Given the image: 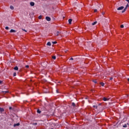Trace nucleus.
Wrapping results in <instances>:
<instances>
[{"label":"nucleus","mask_w":129,"mask_h":129,"mask_svg":"<svg viewBox=\"0 0 129 129\" xmlns=\"http://www.w3.org/2000/svg\"><path fill=\"white\" fill-rule=\"evenodd\" d=\"M127 81L129 82V78L127 79Z\"/></svg>","instance_id":"58836bf2"},{"label":"nucleus","mask_w":129,"mask_h":129,"mask_svg":"<svg viewBox=\"0 0 129 129\" xmlns=\"http://www.w3.org/2000/svg\"><path fill=\"white\" fill-rule=\"evenodd\" d=\"M113 78L112 77L110 78V80H112Z\"/></svg>","instance_id":"f704fd0d"},{"label":"nucleus","mask_w":129,"mask_h":129,"mask_svg":"<svg viewBox=\"0 0 129 129\" xmlns=\"http://www.w3.org/2000/svg\"><path fill=\"white\" fill-rule=\"evenodd\" d=\"M126 2H127V3H129V0H125Z\"/></svg>","instance_id":"e433bc0d"},{"label":"nucleus","mask_w":129,"mask_h":129,"mask_svg":"<svg viewBox=\"0 0 129 129\" xmlns=\"http://www.w3.org/2000/svg\"><path fill=\"white\" fill-rule=\"evenodd\" d=\"M16 30H14V29H11L10 30V33H16Z\"/></svg>","instance_id":"6e6552de"},{"label":"nucleus","mask_w":129,"mask_h":129,"mask_svg":"<svg viewBox=\"0 0 129 129\" xmlns=\"http://www.w3.org/2000/svg\"><path fill=\"white\" fill-rule=\"evenodd\" d=\"M125 11H126V9H124L122 11V13H124V12H125Z\"/></svg>","instance_id":"5701e85b"},{"label":"nucleus","mask_w":129,"mask_h":129,"mask_svg":"<svg viewBox=\"0 0 129 129\" xmlns=\"http://www.w3.org/2000/svg\"><path fill=\"white\" fill-rule=\"evenodd\" d=\"M3 82L2 81H0V84H2V83Z\"/></svg>","instance_id":"4c0bfd02"},{"label":"nucleus","mask_w":129,"mask_h":129,"mask_svg":"<svg viewBox=\"0 0 129 129\" xmlns=\"http://www.w3.org/2000/svg\"><path fill=\"white\" fill-rule=\"evenodd\" d=\"M14 70H19V68H18V67H15L14 68Z\"/></svg>","instance_id":"2eb2a0df"},{"label":"nucleus","mask_w":129,"mask_h":129,"mask_svg":"<svg viewBox=\"0 0 129 129\" xmlns=\"http://www.w3.org/2000/svg\"><path fill=\"white\" fill-rule=\"evenodd\" d=\"M13 76H17V73H14V74H13Z\"/></svg>","instance_id":"b1692460"},{"label":"nucleus","mask_w":129,"mask_h":129,"mask_svg":"<svg viewBox=\"0 0 129 129\" xmlns=\"http://www.w3.org/2000/svg\"><path fill=\"white\" fill-rule=\"evenodd\" d=\"M72 106H73V107H75V106H76V105L75 104V103L73 102L72 103Z\"/></svg>","instance_id":"1a4fd4ad"},{"label":"nucleus","mask_w":129,"mask_h":129,"mask_svg":"<svg viewBox=\"0 0 129 129\" xmlns=\"http://www.w3.org/2000/svg\"><path fill=\"white\" fill-rule=\"evenodd\" d=\"M52 44H57V42L56 41H54L52 42Z\"/></svg>","instance_id":"cd10ccee"},{"label":"nucleus","mask_w":129,"mask_h":129,"mask_svg":"<svg viewBox=\"0 0 129 129\" xmlns=\"http://www.w3.org/2000/svg\"><path fill=\"white\" fill-rule=\"evenodd\" d=\"M72 23V19H70L69 20V24L70 25H71Z\"/></svg>","instance_id":"0eeeda50"},{"label":"nucleus","mask_w":129,"mask_h":129,"mask_svg":"<svg viewBox=\"0 0 129 129\" xmlns=\"http://www.w3.org/2000/svg\"><path fill=\"white\" fill-rule=\"evenodd\" d=\"M100 85H101V86H104V83L101 82V83H100Z\"/></svg>","instance_id":"dca6fc26"},{"label":"nucleus","mask_w":129,"mask_h":129,"mask_svg":"<svg viewBox=\"0 0 129 129\" xmlns=\"http://www.w3.org/2000/svg\"><path fill=\"white\" fill-rule=\"evenodd\" d=\"M96 24H97V22L95 21L94 22H93V23H92V26H94V25H96Z\"/></svg>","instance_id":"9d476101"},{"label":"nucleus","mask_w":129,"mask_h":129,"mask_svg":"<svg viewBox=\"0 0 129 129\" xmlns=\"http://www.w3.org/2000/svg\"><path fill=\"white\" fill-rule=\"evenodd\" d=\"M93 82H94V83H95V84H96V83H97V82L96 81V80H93Z\"/></svg>","instance_id":"6ab92c4d"},{"label":"nucleus","mask_w":129,"mask_h":129,"mask_svg":"<svg viewBox=\"0 0 129 129\" xmlns=\"http://www.w3.org/2000/svg\"><path fill=\"white\" fill-rule=\"evenodd\" d=\"M4 111H5V109L0 107V112H4Z\"/></svg>","instance_id":"39448f33"},{"label":"nucleus","mask_w":129,"mask_h":129,"mask_svg":"<svg viewBox=\"0 0 129 129\" xmlns=\"http://www.w3.org/2000/svg\"><path fill=\"white\" fill-rule=\"evenodd\" d=\"M5 29H6V30H9V27H8V26L6 27Z\"/></svg>","instance_id":"a878e982"},{"label":"nucleus","mask_w":129,"mask_h":129,"mask_svg":"<svg viewBox=\"0 0 129 129\" xmlns=\"http://www.w3.org/2000/svg\"><path fill=\"white\" fill-rule=\"evenodd\" d=\"M10 9H11V10H14V6H10Z\"/></svg>","instance_id":"f3484780"},{"label":"nucleus","mask_w":129,"mask_h":129,"mask_svg":"<svg viewBox=\"0 0 129 129\" xmlns=\"http://www.w3.org/2000/svg\"><path fill=\"white\" fill-rule=\"evenodd\" d=\"M128 7V4H127V5H126V7H125L124 9H125V10H126V9H127Z\"/></svg>","instance_id":"aec40b11"},{"label":"nucleus","mask_w":129,"mask_h":129,"mask_svg":"<svg viewBox=\"0 0 129 129\" xmlns=\"http://www.w3.org/2000/svg\"><path fill=\"white\" fill-rule=\"evenodd\" d=\"M56 93H59V91L58 90H56Z\"/></svg>","instance_id":"2f4dec72"},{"label":"nucleus","mask_w":129,"mask_h":129,"mask_svg":"<svg viewBox=\"0 0 129 129\" xmlns=\"http://www.w3.org/2000/svg\"><path fill=\"white\" fill-rule=\"evenodd\" d=\"M37 123H33V125H37Z\"/></svg>","instance_id":"473e14b6"},{"label":"nucleus","mask_w":129,"mask_h":129,"mask_svg":"<svg viewBox=\"0 0 129 129\" xmlns=\"http://www.w3.org/2000/svg\"><path fill=\"white\" fill-rule=\"evenodd\" d=\"M127 127L126 124H124L123 125V127Z\"/></svg>","instance_id":"4be33fe9"},{"label":"nucleus","mask_w":129,"mask_h":129,"mask_svg":"<svg viewBox=\"0 0 129 129\" xmlns=\"http://www.w3.org/2000/svg\"><path fill=\"white\" fill-rule=\"evenodd\" d=\"M124 26H123V25H120V28H123Z\"/></svg>","instance_id":"bb28decb"},{"label":"nucleus","mask_w":129,"mask_h":129,"mask_svg":"<svg viewBox=\"0 0 129 129\" xmlns=\"http://www.w3.org/2000/svg\"><path fill=\"white\" fill-rule=\"evenodd\" d=\"M19 125H20V123H17L14 124V127H15V126H19Z\"/></svg>","instance_id":"423d86ee"},{"label":"nucleus","mask_w":129,"mask_h":129,"mask_svg":"<svg viewBox=\"0 0 129 129\" xmlns=\"http://www.w3.org/2000/svg\"><path fill=\"white\" fill-rule=\"evenodd\" d=\"M51 42H47V46H51Z\"/></svg>","instance_id":"ddd939ff"},{"label":"nucleus","mask_w":129,"mask_h":129,"mask_svg":"<svg viewBox=\"0 0 129 129\" xmlns=\"http://www.w3.org/2000/svg\"><path fill=\"white\" fill-rule=\"evenodd\" d=\"M127 124H128V123H127Z\"/></svg>","instance_id":"a19ab883"},{"label":"nucleus","mask_w":129,"mask_h":129,"mask_svg":"<svg viewBox=\"0 0 129 129\" xmlns=\"http://www.w3.org/2000/svg\"><path fill=\"white\" fill-rule=\"evenodd\" d=\"M8 92H9L8 91H2V93H3V94H6V93H8Z\"/></svg>","instance_id":"f8f14e48"},{"label":"nucleus","mask_w":129,"mask_h":129,"mask_svg":"<svg viewBox=\"0 0 129 129\" xmlns=\"http://www.w3.org/2000/svg\"><path fill=\"white\" fill-rule=\"evenodd\" d=\"M101 105V104H99V105Z\"/></svg>","instance_id":"ea45409f"},{"label":"nucleus","mask_w":129,"mask_h":129,"mask_svg":"<svg viewBox=\"0 0 129 129\" xmlns=\"http://www.w3.org/2000/svg\"><path fill=\"white\" fill-rule=\"evenodd\" d=\"M22 30H23V31H24V32H27V30H26L25 29H22Z\"/></svg>","instance_id":"72a5a7b5"},{"label":"nucleus","mask_w":129,"mask_h":129,"mask_svg":"<svg viewBox=\"0 0 129 129\" xmlns=\"http://www.w3.org/2000/svg\"><path fill=\"white\" fill-rule=\"evenodd\" d=\"M45 20H46V21L48 22H50V21H51V18L49 17H46Z\"/></svg>","instance_id":"f03ea898"},{"label":"nucleus","mask_w":129,"mask_h":129,"mask_svg":"<svg viewBox=\"0 0 129 129\" xmlns=\"http://www.w3.org/2000/svg\"><path fill=\"white\" fill-rule=\"evenodd\" d=\"M52 58L54 60L56 59V56H52Z\"/></svg>","instance_id":"a211bd4d"},{"label":"nucleus","mask_w":129,"mask_h":129,"mask_svg":"<svg viewBox=\"0 0 129 129\" xmlns=\"http://www.w3.org/2000/svg\"><path fill=\"white\" fill-rule=\"evenodd\" d=\"M37 113H41V111L39 109H37Z\"/></svg>","instance_id":"4468645a"},{"label":"nucleus","mask_w":129,"mask_h":129,"mask_svg":"<svg viewBox=\"0 0 129 129\" xmlns=\"http://www.w3.org/2000/svg\"><path fill=\"white\" fill-rule=\"evenodd\" d=\"M30 6H31V7H34V6H35V3L30 2Z\"/></svg>","instance_id":"20e7f679"},{"label":"nucleus","mask_w":129,"mask_h":129,"mask_svg":"<svg viewBox=\"0 0 129 129\" xmlns=\"http://www.w3.org/2000/svg\"><path fill=\"white\" fill-rule=\"evenodd\" d=\"M9 109H10V110H12V109H13V107H10Z\"/></svg>","instance_id":"c85d7f7f"},{"label":"nucleus","mask_w":129,"mask_h":129,"mask_svg":"<svg viewBox=\"0 0 129 129\" xmlns=\"http://www.w3.org/2000/svg\"><path fill=\"white\" fill-rule=\"evenodd\" d=\"M38 19H39V20H41V19H42V16H39L38 17Z\"/></svg>","instance_id":"412c9836"},{"label":"nucleus","mask_w":129,"mask_h":129,"mask_svg":"<svg viewBox=\"0 0 129 129\" xmlns=\"http://www.w3.org/2000/svg\"><path fill=\"white\" fill-rule=\"evenodd\" d=\"M26 68H29V65H27L25 66Z\"/></svg>","instance_id":"7c9ffc66"},{"label":"nucleus","mask_w":129,"mask_h":129,"mask_svg":"<svg viewBox=\"0 0 129 129\" xmlns=\"http://www.w3.org/2000/svg\"><path fill=\"white\" fill-rule=\"evenodd\" d=\"M96 12H97V9H95L94 10V13H96Z\"/></svg>","instance_id":"c756f323"},{"label":"nucleus","mask_w":129,"mask_h":129,"mask_svg":"<svg viewBox=\"0 0 129 129\" xmlns=\"http://www.w3.org/2000/svg\"><path fill=\"white\" fill-rule=\"evenodd\" d=\"M70 60H74V59H73V57H72V58H71L70 59Z\"/></svg>","instance_id":"c9c22d12"},{"label":"nucleus","mask_w":129,"mask_h":129,"mask_svg":"<svg viewBox=\"0 0 129 129\" xmlns=\"http://www.w3.org/2000/svg\"><path fill=\"white\" fill-rule=\"evenodd\" d=\"M103 100L104 101H107L109 100V99H108L107 98L104 97L103 99Z\"/></svg>","instance_id":"7ed1b4c3"},{"label":"nucleus","mask_w":129,"mask_h":129,"mask_svg":"<svg viewBox=\"0 0 129 129\" xmlns=\"http://www.w3.org/2000/svg\"><path fill=\"white\" fill-rule=\"evenodd\" d=\"M93 106L94 108H97V106H96V105H94Z\"/></svg>","instance_id":"393cba45"},{"label":"nucleus","mask_w":129,"mask_h":129,"mask_svg":"<svg viewBox=\"0 0 129 129\" xmlns=\"http://www.w3.org/2000/svg\"><path fill=\"white\" fill-rule=\"evenodd\" d=\"M123 9H124V7L122 6L120 7H119L117 9V11H121V10H123Z\"/></svg>","instance_id":"f257e3e1"},{"label":"nucleus","mask_w":129,"mask_h":129,"mask_svg":"<svg viewBox=\"0 0 129 129\" xmlns=\"http://www.w3.org/2000/svg\"><path fill=\"white\" fill-rule=\"evenodd\" d=\"M59 34H60V32L59 31H57L56 33H55V35L56 36H59Z\"/></svg>","instance_id":"9b49d317"}]
</instances>
